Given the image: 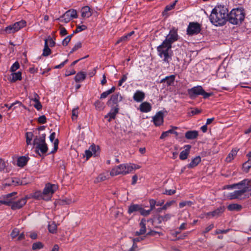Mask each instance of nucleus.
Listing matches in <instances>:
<instances>
[{
	"mask_svg": "<svg viewBox=\"0 0 251 251\" xmlns=\"http://www.w3.org/2000/svg\"><path fill=\"white\" fill-rule=\"evenodd\" d=\"M227 9L224 6L218 5L212 10L209 20L215 26H222L227 21Z\"/></svg>",
	"mask_w": 251,
	"mask_h": 251,
	"instance_id": "obj_1",
	"label": "nucleus"
},
{
	"mask_svg": "<svg viewBox=\"0 0 251 251\" xmlns=\"http://www.w3.org/2000/svg\"><path fill=\"white\" fill-rule=\"evenodd\" d=\"M237 186L239 190L234 191L229 195L230 199H241L246 192L251 190V179H245L238 183L233 185L231 188Z\"/></svg>",
	"mask_w": 251,
	"mask_h": 251,
	"instance_id": "obj_2",
	"label": "nucleus"
},
{
	"mask_svg": "<svg viewBox=\"0 0 251 251\" xmlns=\"http://www.w3.org/2000/svg\"><path fill=\"white\" fill-rule=\"evenodd\" d=\"M171 48L172 46L163 42L157 48L158 55L163 59L164 62L168 63L172 60V51Z\"/></svg>",
	"mask_w": 251,
	"mask_h": 251,
	"instance_id": "obj_3",
	"label": "nucleus"
},
{
	"mask_svg": "<svg viewBox=\"0 0 251 251\" xmlns=\"http://www.w3.org/2000/svg\"><path fill=\"white\" fill-rule=\"evenodd\" d=\"M245 18V13L242 8L233 9L227 16V20L233 25L241 24Z\"/></svg>",
	"mask_w": 251,
	"mask_h": 251,
	"instance_id": "obj_4",
	"label": "nucleus"
},
{
	"mask_svg": "<svg viewBox=\"0 0 251 251\" xmlns=\"http://www.w3.org/2000/svg\"><path fill=\"white\" fill-rule=\"evenodd\" d=\"M135 168L130 164H123L113 168L110 172L112 176L126 175L131 172Z\"/></svg>",
	"mask_w": 251,
	"mask_h": 251,
	"instance_id": "obj_5",
	"label": "nucleus"
},
{
	"mask_svg": "<svg viewBox=\"0 0 251 251\" xmlns=\"http://www.w3.org/2000/svg\"><path fill=\"white\" fill-rule=\"evenodd\" d=\"M45 138L46 135L43 134L40 137H36L33 141V145L36 147V151L40 155L41 153H46L48 150L47 144L45 142Z\"/></svg>",
	"mask_w": 251,
	"mask_h": 251,
	"instance_id": "obj_6",
	"label": "nucleus"
},
{
	"mask_svg": "<svg viewBox=\"0 0 251 251\" xmlns=\"http://www.w3.org/2000/svg\"><path fill=\"white\" fill-rule=\"evenodd\" d=\"M16 194V192H12L6 195L4 198V200H6L9 202V204L6 205L10 206L13 210L21 208L25 205L26 202V198H22L16 201H13V199L11 197L15 196Z\"/></svg>",
	"mask_w": 251,
	"mask_h": 251,
	"instance_id": "obj_7",
	"label": "nucleus"
},
{
	"mask_svg": "<svg viewBox=\"0 0 251 251\" xmlns=\"http://www.w3.org/2000/svg\"><path fill=\"white\" fill-rule=\"evenodd\" d=\"M25 25L26 22L24 20H21L14 23L12 25L7 26L5 29V31L7 33H14L23 28Z\"/></svg>",
	"mask_w": 251,
	"mask_h": 251,
	"instance_id": "obj_8",
	"label": "nucleus"
},
{
	"mask_svg": "<svg viewBox=\"0 0 251 251\" xmlns=\"http://www.w3.org/2000/svg\"><path fill=\"white\" fill-rule=\"evenodd\" d=\"M57 185L48 183L46 184L43 190V193L46 197H44V200L49 201L50 200L52 194L57 189Z\"/></svg>",
	"mask_w": 251,
	"mask_h": 251,
	"instance_id": "obj_9",
	"label": "nucleus"
},
{
	"mask_svg": "<svg viewBox=\"0 0 251 251\" xmlns=\"http://www.w3.org/2000/svg\"><path fill=\"white\" fill-rule=\"evenodd\" d=\"M178 35L177 31L176 29H172L170 31L169 33L166 37L165 40L163 42L166 44H172L177 40Z\"/></svg>",
	"mask_w": 251,
	"mask_h": 251,
	"instance_id": "obj_10",
	"label": "nucleus"
},
{
	"mask_svg": "<svg viewBox=\"0 0 251 251\" xmlns=\"http://www.w3.org/2000/svg\"><path fill=\"white\" fill-rule=\"evenodd\" d=\"M201 31V25L197 23H190L187 29L188 35H194L199 33Z\"/></svg>",
	"mask_w": 251,
	"mask_h": 251,
	"instance_id": "obj_11",
	"label": "nucleus"
},
{
	"mask_svg": "<svg viewBox=\"0 0 251 251\" xmlns=\"http://www.w3.org/2000/svg\"><path fill=\"white\" fill-rule=\"evenodd\" d=\"M203 92V89L201 86L194 87L188 90V94L191 97H195L198 95H201Z\"/></svg>",
	"mask_w": 251,
	"mask_h": 251,
	"instance_id": "obj_12",
	"label": "nucleus"
},
{
	"mask_svg": "<svg viewBox=\"0 0 251 251\" xmlns=\"http://www.w3.org/2000/svg\"><path fill=\"white\" fill-rule=\"evenodd\" d=\"M225 210V207L224 206H220L215 210L207 212L205 215L210 217H218L224 212Z\"/></svg>",
	"mask_w": 251,
	"mask_h": 251,
	"instance_id": "obj_13",
	"label": "nucleus"
},
{
	"mask_svg": "<svg viewBox=\"0 0 251 251\" xmlns=\"http://www.w3.org/2000/svg\"><path fill=\"white\" fill-rule=\"evenodd\" d=\"M153 121L156 126H159L163 123V114L161 111L157 112L153 117Z\"/></svg>",
	"mask_w": 251,
	"mask_h": 251,
	"instance_id": "obj_14",
	"label": "nucleus"
},
{
	"mask_svg": "<svg viewBox=\"0 0 251 251\" xmlns=\"http://www.w3.org/2000/svg\"><path fill=\"white\" fill-rule=\"evenodd\" d=\"M191 148V146L189 145H187L184 146V150L182 151L179 155V158L181 160H185L187 159L190 152Z\"/></svg>",
	"mask_w": 251,
	"mask_h": 251,
	"instance_id": "obj_15",
	"label": "nucleus"
},
{
	"mask_svg": "<svg viewBox=\"0 0 251 251\" xmlns=\"http://www.w3.org/2000/svg\"><path fill=\"white\" fill-rule=\"evenodd\" d=\"M25 183H24L22 181H21L18 178H12L9 179L8 183H6L5 185H11V186H17L19 185H25Z\"/></svg>",
	"mask_w": 251,
	"mask_h": 251,
	"instance_id": "obj_16",
	"label": "nucleus"
},
{
	"mask_svg": "<svg viewBox=\"0 0 251 251\" xmlns=\"http://www.w3.org/2000/svg\"><path fill=\"white\" fill-rule=\"evenodd\" d=\"M122 97L119 93H116L112 95L110 99L107 102V103H110L111 102L114 104H117L122 100Z\"/></svg>",
	"mask_w": 251,
	"mask_h": 251,
	"instance_id": "obj_17",
	"label": "nucleus"
},
{
	"mask_svg": "<svg viewBox=\"0 0 251 251\" xmlns=\"http://www.w3.org/2000/svg\"><path fill=\"white\" fill-rule=\"evenodd\" d=\"M146 220L145 219H142L140 223V230L139 231H137L135 232V235L139 236L140 235H142L146 233Z\"/></svg>",
	"mask_w": 251,
	"mask_h": 251,
	"instance_id": "obj_18",
	"label": "nucleus"
},
{
	"mask_svg": "<svg viewBox=\"0 0 251 251\" xmlns=\"http://www.w3.org/2000/svg\"><path fill=\"white\" fill-rule=\"evenodd\" d=\"M145 97V93L141 91H137L134 94L133 98L137 102L142 101Z\"/></svg>",
	"mask_w": 251,
	"mask_h": 251,
	"instance_id": "obj_19",
	"label": "nucleus"
},
{
	"mask_svg": "<svg viewBox=\"0 0 251 251\" xmlns=\"http://www.w3.org/2000/svg\"><path fill=\"white\" fill-rule=\"evenodd\" d=\"M81 16L83 18H89L91 16L92 13L90 8L86 6L82 8L81 10Z\"/></svg>",
	"mask_w": 251,
	"mask_h": 251,
	"instance_id": "obj_20",
	"label": "nucleus"
},
{
	"mask_svg": "<svg viewBox=\"0 0 251 251\" xmlns=\"http://www.w3.org/2000/svg\"><path fill=\"white\" fill-rule=\"evenodd\" d=\"M151 106L148 102H144L140 105V110L142 112L147 113L151 110Z\"/></svg>",
	"mask_w": 251,
	"mask_h": 251,
	"instance_id": "obj_21",
	"label": "nucleus"
},
{
	"mask_svg": "<svg viewBox=\"0 0 251 251\" xmlns=\"http://www.w3.org/2000/svg\"><path fill=\"white\" fill-rule=\"evenodd\" d=\"M176 76L175 75H171L170 76H167L165 78L162 79L161 80V82H166L168 86L173 85L174 83Z\"/></svg>",
	"mask_w": 251,
	"mask_h": 251,
	"instance_id": "obj_22",
	"label": "nucleus"
},
{
	"mask_svg": "<svg viewBox=\"0 0 251 251\" xmlns=\"http://www.w3.org/2000/svg\"><path fill=\"white\" fill-rule=\"evenodd\" d=\"M198 136V132L196 130L188 131L185 133V137L187 139L192 140L196 139Z\"/></svg>",
	"mask_w": 251,
	"mask_h": 251,
	"instance_id": "obj_23",
	"label": "nucleus"
},
{
	"mask_svg": "<svg viewBox=\"0 0 251 251\" xmlns=\"http://www.w3.org/2000/svg\"><path fill=\"white\" fill-rule=\"evenodd\" d=\"M141 205L137 204H131L128 207V213L129 214H131L133 212L139 211L141 209Z\"/></svg>",
	"mask_w": 251,
	"mask_h": 251,
	"instance_id": "obj_24",
	"label": "nucleus"
},
{
	"mask_svg": "<svg viewBox=\"0 0 251 251\" xmlns=\"http://www.w3.org/2000/svg\"><path fill=\"white\" fill-rule=\"evenodd\" d=\"M118 110L119 109L118 107L112 108L107 115L105 116V118L109 117V119H108V121L110 122L111 119L115 118L116 114L118 112Z\"/></svg>",
	"mask_w": 251,
	"mask_h": 251,
	"instance_id": "obj_25",
	"label": "nucleus"
},
{
	"mask_svg": "<svg viewBox=\"0 0 251 251\" xmlns=\"http://www.w3.org/2000/svg\"><path fill=\"white\" fill-rule=\"evenodd\" d=\"M69 13L66 11L63 15H62L59 18L56 19V20H60L62 22L67 23L70 22L72 18L71 17Z\"/></svg>",
	"mask_w": 251,
	"mask_h": 251,
	"instance_id": "obj_26",
	"label": "nucleus"
},
{
	"mask_svg": "<svg viewBox=\"0 0 251 251\" xmlns=\"http://www.w3.org/2000/svg\"><path fill=\"white\" fill-rule=\"evenodd\" d=\"M86 73L83 72L78 73L75 77L76 82H80L83 81L86 78Z\"/></svg>",
	"mask_w": 251,
	"mask_h": 251,
	"instance_id": "obj_27",
	"label": "nucleus"
},
{
	"mask_svg": "<svg viewBox=\"0 0 251 251\" xmlns=\"http://www.w3.org/2000/svg\"><path fill=\"white\" fill-rule=\"evenodd\" d=\"M242 206L237 203H232L227 206V209L231 211H239L242 209Z\"/></svg>",
	"mask_w": 251,
	"mask_h": 251,
	"instance_id": "obj_28",
	"label": "nucleus"
},
{
	"mask_svg": "<svg viewBox=\"0 0 251 251\" xmlns=\"http://www.w3.org/2000/svg\"><path fill=\"white\" fill-rule=\"evenodd\" d=\"M201 161V158L200 156H196L192 159L191 162L188 164V167L189 168H192L197 166L199 163Z\"/></svg>",
	"mask_w": 251,
	"mask_h": 251,
	"instance_id": "obj_29",
	"label": "nucleus"
},
{
	"mask_svg": "<svg viewBox=\"0 0 251 251\" xmlns=\"http://www.w3.org/2000/svg\"><path fill=\"white\" fill-rule=\"evenodd\" d=\"M11 76L12 77L10 78V81L12 82H14L17 80H20L22 79V73L21 72L12 73Z\"/></svg>",
	"mask_w": 251,
	"mask_h": 251,
	"instance_id": "obj_30",
	"label": "nucleus"
},
{
	"mask_svg": "<svg viewBox=\"0 0 251 251\" xmlns=\"http://www.w3.org/2000/svg\"><path fill=\"white\" fill-rule=\"evenodd\" d=\"M55 133L52 132L50 136V140L51 142H53L54 145V151H57L58 149V140L57 139H55Z\"/></svg>",
	"mask_w": 251,
	"mask_h": 251,
	"instance_id": "obj_31",
	"label": "nucleus"
},
{
	"mask_svg": "<svg viewBox=\"0 0 251 251\" xmlns=\"http://www.w3.org/2000/svg\"><path fill=\"white\" fill-rule=\"evenodd\" d=\"M237 153V150H232L228 154V156L226 157V161L227 162H231L234 158L236 156Z\"/></svg>",
	"mask_w": 251,
	"mask_h": 251,
	"instance_id": "obj_32",
	"label": "nucleus"
},
{
	"mask_svg": "<svg viewBox=\"0 0 251 251\" xmlns=\"http://www.w3.org/2000/svg\"><path fill=\"white\" fill-rule=\"evenodd\" d=\"M28 158L25 156H21L18 158L17 160V165L20 167H24L27 163Z\"/></svg>",
	"mask_w": 251,
	"mask_h": 251,
	"instance_id": "obj_33",
	"label": "nucleus"
},
{
	"mask_svg": "<svg viewBox=\"0 0 251 251\" xmlns=\"http://www.w3.org/2000/svg\"><path fill=\"white\" fill-rule=\"evenodd\" d=\"M50 52L51 50L48 46L47 39H45V46L42 55L44 56H47L50 54Z\"/></svg>",
	"mask_w": 251,
	"mask_h": 251,
	"instance_id": "obj_34",
	"label": "nucleus"
},
{
	"mask_svg": "<svg viewBox=\"0 0 251 251\" xmlns=\"http://www.w3.org/2000/svg\"><path fill=\"white\" fill-rule=\"evenodd\" d=\"M33 198L36 199H43L44 200V197H46L44 194L43 192H41V191H36L34 193L32 196Z\"/></svg>",
	"mask_w": 251,
	"mask_h": 251,
	"instance_id": "obj_35",
	"label": "nucleus"
},
{
	"mask_svg": "<svg viewBox=\"0 0 251 251\" xmlns=\"http://www.w3.org/2000/svg\"><path fill=\"white\" fill-rule=\"evenodd\" d=\"M173 216V215H172L171 214L167 213V214H165L164 215L160 216L158 217V220L159 221H164V222H166V221L170 220L171 218Z\"/></svg>",
	"mask_w": 251,
	"mask_h": 251,
	"instance_id": "obj_36",
	"label": "nucleus"
},
{
	"mask_svg": "<svg viewBox=\"0 0 251 251\" xmlns=\"http://www.w3.org/2000/svg\"><path fill=\"white\" fill-rule=\"evenodd\" d=\"M89 148L93 155L96 156L97 155V152L99 151V147L93 144L90 146Z\"/></svg>",
	"mask_w": 251,
	"mask_h": 251,
	"instance_id": "obj_37",
	"label": "nucleus"
},
{
	"mask_svg": "<svg viewBox=\"0 0 251 251\" xmlns=\"http://www.w3.org/2000/svg\"><path fill=\"white\" fill-rule=\"evenodd\" d=\"M33 134L31 132H28L26 133V142L27 145H30L31 143V141Z\"/></svg>",
	"mask_w": 251,
	"mask_h": 251,
	"instance_id": "obj_38",
	"label": "nucleus"
},
{
	"mask_svg": "<svg viewBox=\"0 0 251 251\" xmlns=\"http://www.w3.org/2000/svg\"><path fill=\"white\" fill-rule=\"evenodd\" d=\"M43 247V244L41 242H38L33 244L32 248L33 250H36L42 249Z\"/></svg>",
	"mask_w": 251,
	"mask_h": 251,
	"instance_id": "obj_39",
	"label": "nucleus"
},
{
	"mask_svg": "<svg viewBox=\"0 0 251 251\" xmlns=\"http://www.w3.org/2000/svg\"><path fill=\"white\" fill-rule=\"evenodd\" d=\"M251 167V162L250 159H248L243 165V168L245 171L248 172L250 168Z\"/></svg>",
	"mask_w": 251,
	"mask_h": 251,
	"instance_id": "obj_40",
	"label": "nucleus"
},
{
	"mask_svg": "<svg viewBox=\"0 0 251 251\" xmlns=\"http://www.w3.org/2000/svg\"><path fill=\"white\" fill-rule=\"evenodd\" d=\"M49 230L51 233H54L57 229V226L54 223L50 224L48 226Z\"/></svg>",
	"mask_w": 251,
	"mask_h": 251,
	"instance_id": "obj_41",
	"label": "nucleus"
},
{
	"mask_svg": "<svg viewBox=\"0 0 251 251\" xmlns=\"http://www.w3.org/2000/svg\"><path fill=\"white\" fill-rule=\"evenodd\" d=\"M67 11L69 13L68 14L70 15V16L72 19L77 18V14L76 10L72 9Z\"/></svg>",
	"mask_w": 251,
	"mask_h": 251,
	"instance_id": "obj_42",
	"label": "nucleus"
},
{
	"mask_svg": "<svg viewBox=\"0 0 251 251\" xmlns=\"http://www.w3.org/2000/svg\"><path fill=\"white\" fill-rule=\"evenodd\" d=\"M193 204L191 201H185L179 203V206L180 208H182L185 206H191Z\"/></svg>",
	"mask_w": 251,
	"mask_h": 251,
	"instance_id": "obj_43",
	"label": "nucleus"
},
{
	"mask_svg": "<svg viewBox=\"0 0 251 251\" xmlns=\"http://www.w3.org/2000/svg\"><path fill=\"white\" fill-rule=\"evenodd\" d=\"M106 179V176L104 174L100 175L96 179L95 182L96 183L103 181Z\"/></svg>",
	"mask_w": 251,
	"mask_h": 251,
	"instance_id": "obj_44",
	"label": "nucleus"
},
{
	"mask_svg": "<svg viewBox=\"0 0 251 251\" xmlns=\"http://www.w3.org/2000/svg\"><path fill=\"white\" fill-rule=\"evenodd\" d=\"M87 26L85 25H77L75 30L74 31V33H76L81 32L85 30Z\"/></svg>",
	"mask_w": 251,
	"mask_h": 251,
	"instance_id": "obj_45",
	"label": "nucleus"
},
{
	"mask_svg": "<svg viewBox=\"0 0 251 251\" xmlns=\"http://www.w3.org/2000/svg\"><path fill=\"white\" fill-rule=\"evenodd\" d=\"M176 2H177V0H176V1H175L173 3L171 4L170 5L166 6V7H165V10L164 11V12H163V14H164V13L165 12H167V11H170V10L173 9L174 8V7H175V5H176Z\"/></svg>",
	"mask_w": 251,
	"mask_h": 251,
	"instance_id": "obj_46",
	"label": "nucleus"
},
{
	"mask_svg": "<svg viewBox=\"0 0 251 251\" xmlns=\"http://www.w3.org/2000/svg\"><path fill=\"white\" fill-rule=\"evenodd\" d=\"M81 47V43L80 42H78L76 43L74 47L72 48V50L70 51V53H72L74 52V51H76L79 48Z\"/></svg>",
	"mask_w": 251,
	"mask_h": 251,
	"instance_id": "obj_47",
	"label": "nucleus"
},
{
	"mask_svg": "<svg viewBox=\"0 0 251 251\" xmlns=\"http://www.w3.org/2000/svg\"><path fill=\"white\" fill-rule=\"evenodd\" d=\"M78 116V107L74 108L72 110V118L73 120H75L77 119Z\"/></svg>",
	"mask_w": 251,
	"mask_h": 251,
	"instance_id": "obj_48",
	"label": "nucleus"
},
{
	"mask_svg": "<svg viewBox=\"0 0 251 251\" xmlns=\"http://www.w3.org/2000/svg\"><path fill=\"white\" fill-rule=\"evenodd\" d=\"M73 36V34L69 35L67 36L62 41V45L63 46H66L68 43L70 42L71 38Z\"/></svg>",
	"mask_w": 251,
	"mask_h": 251,
	"instance_id": "obj_49",
	"label": "nucleus"
},
{
	"mask_svg": "<svg viewBox=\"0 0 251 251\" xmlns=\"http://www.w3.org/2000/svg\"><path fill=\"white\" fill-rule=\"evenodd\" d=\"M95 106L97 109L101 110L103 109V103L99 100H97L95 103Z\"/></svg>",
	"mask_w": 251,
	"mask_h": 251,
	"instance_id": "obj_50",
	"label": "nucleus"
},
{
	"mask_svg": "<svg viewBox=\"0 0 251 251\" xmlns=\"http://www.w3.org/2000/svg\"><path fill=\"white\" fill-rule=\"evenodd\" d=\"M174 201H167L162 207L160 208V209H167L169 207L171 206L174 203H175Z\"/></svg>",
	"mask_w": 251,
	"mask_h": 251,
	"instance_id": "obj_51",
	"label": "nucleus"
},
{
	"mask_svg": "<svg viewBox=\"0 0 251 251\" xmlns=\"http://www.w3.org/2000/svg\"><path fill=\"white\" fill-rule=\"evenodd\" d=\"M19 233L20 231L19 229L15 228L12 230L11 233V236L12 238H15L19 234Z\"/></svg>",
	"mask_w": 251,
	"mask_h": 251,
	"instance_id": "obj_52",
	"label": "nucleus"
},
{
	"mask_svg": "<svg viewBox=\"0 0 251 251\" xmlns=\"http://www.w3.org/2000/svg\"><path fill=\"white\" fill-rule=\"evenodd\" d=\"M129 36H128V34H127L126 35H124L122 37H121L116 42V44H119L121 42L123 41H126L128 40H129Z\"/></svg>",
	"mask_w": 251,
	"mask_h": 251,
	"instance_id": "obj_53",
	"label": "nucleus"
},
{
	"mask_svg": "<svg viewBox=\"0 0 251 251\" xmlns=\"http://www.w3.org/2000/svg\"><path fill=\"white\" fill-rule=\"evenodd\" d=\"M19 63L18 62H16L11 67L10 71L12 72H14L19 68Z\"/></svg>",
	"mask_w": 251,
	"mask_h": 251,
	"instance_id": "obj_54",
	"label": "nucleus"
},
{
	"mask_svg": "<svg viewBox=\"0 0 251 251\" xmlns=\"http://www.w3.org/2000/svg\"><path fill=\"white\" fill-rule=\"evenodd\" d=\"M151 211V210H146L143 209L142 208V207L141 206V209L140 210V213L142 215L147 216L150 214Z\"/></svg>",
	"mask_w": 251,
	"mask_h": 251,
	"instance_id": "obj_55",
	"label": "nucleus"
},
{
	"mask_svg": "<svg viewBox=\"0 0 251 251\" xmlns=\"http://www.w3.org/2000/svg\"><path fill=\"white\" fill-rule=\"evenodd\" d=\"M6 167V163L5 162L0 158V172L3 171Z\"/></svg>",
	"mask_w": 251,
	"mask_h": 251,
	"instance_id": "obj_56",
	"label": "nucleus"
},
{
	"mask_svg": "<svg viewBox=\"0 0 251 251\" xmlns=\"http://www.w3.org/2000/svg\"><path fill=\"white\" fill-rule=\"evenodd\" d=\"M175 190H167L166 189L164 192H163V194L167 195H172L173 194H174L176 193Z\"/></svg>",
	"mask_w": 251,
	"mask_h": 251,
	"instance_id": "obj_57",
	"label": "nucleus"
},
{
	"mask_svg": "<svg viewBox=\"0 0 251 251\" xmlns=\"http://www.w3.org/2000/svg\"><path fill=\"white\" fill-rule=\"evenodd\" d=\"M38 121L40 124H45L46 123V118L45 116L42 115L38 118Z\"/></svg>",
	"mask_w": 251,
	"mask_h": 251,
	"instance_id": "obj_58",
	"label": "nucleus"
},
{
	"mask_svg": "<svg viewBox=\"0 0 251 251\" xmlns=\"http://www.w3.org/2000/svg\"><path fill=\"white\" fill-rule=\"evenodd\" d=\"M127 75H123L122 78L119 80L118 85L121 86L122 85L123 82H125L127 79Z\"/></svg>",
	"mask_w": 251,
	"mask_h": 251,
	"instance_id": "obj_59",
	"label": "nucleus"
},
{
	"mask_svg": "<svg viewBox=\"0 0 251 251\" xmlns=\"http://www.w3.org/2000/svg\"><path fill=\"white\" fill-rule=\"evenodd\" d=\"M150 207L151 211L153 210L155 208V205H156V202L154 200H151L150 201Z\"/></svg>",
	"mask_w": 251,
	"mask_h": 251,
	"instance_id": "obj_60",
	"label": "nucleus"
},
{
	"mask_svg": "<svg viewBox=\"0 0 251 251\" xmlns=\"http://www.w3.org/2000/svg\"><path fill=\"white\" fill-rule=\"evenodd\" d=\"M213 227L214 225L213 224L208 226L205 228L204 230L203 231L202 233L204 234L208 232V231L211 230L213 228Z\"/></svg>",
	"mask_w": 251,
	"mask_h": 251,
	"instance_id": "obj_61",
	"label": "nucleus"
},
{
	"mask_svg": "<svg viewBox=\"0 0 251 251\" xmlns=\"http://www.w3.org/2000/svg\"><path fill=\"white\" fill-rule=\"evenodd\" d=\"M34 106L38 110H40L42 108V105L40 101H37V102H35L34 104Z\"/></svg>",
	"mask_w": 251,
	"mask_h": 251,
	"instance_id": "obj_62",
	"label": "nucleus"
},
{
	"mask_svg": "<svg viewBox=\"0 0 251 251\" xmlns=\"http://www.w3.org/2000/svg\"><path fill=\"white\" fill-rule=\"evenodd\" d=\"M109 94L108 92L107 91H106L104 92H103L101 95L100 97V99H103L106 98Z\"/></svg>",
	"mask_w": 251,
	"mask_h": 251,
	"instance_id": "obj_63",
	"label": "nucleus"
},
{
	"mask_svg": "<svg viewBox=\"0 0 251 251\" xmlns=\"http://www.w3.org/2000/svg\"><path fill=\"white\" fill-rule=\"evenodd\" d=\"M85 154L86 156L87 159L89 158L91 156L93 155V154L92 153L90 148H89L88 150L85 151Z\"/></svg>",
	"mask_w": 251,
	"mask_h": 251,
	"instance_id": "obj_64",
	"label": "nucleus"
}]
</instances>
